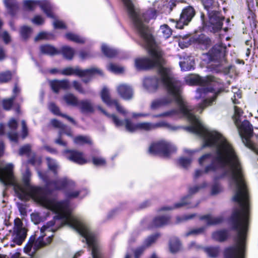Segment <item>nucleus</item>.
I'll return each mask as SVG.
<instances>
[{
    "label": "nucleus",
    "mask_w": 258,
    "mask_h": 258,
    "mask_svg": "<svg viewBox=\"0 0 258 258\" xmlns=\"http://www.w3.org/2000/svg\"><path fill=\"white\" fill-rule=\"evenodd\" d=\"M184 129L202 137L204 146L215 148L214 154H206L199 159V164L206 167L204 171H196L195 178L201 176L203 172L208 173L219 167L228 168L231 183L235 188L233 200L237 203L238 207L234 210L231 217L233 228L237 231L235 244L225 249L224 256L225 258H244L249 204L244 174L239 158L233 146L221 134L210 131L203 124L185 126Z\"/></svg>",
    "instance_id": "obj_1"
},
{
    "label": "nucleus",
    "mask_w": 258,
    "mask_h": 258,
    "mask_svg": "<svg viewBox=\"0 0 258 258\" xmlns=\"http://www.w3.org/2000/svg\"><path fill=\"white\" fill-rule=\"evenodd\" d=\"M4 146L0 142V157L4 154ZM14 165L8 163L0 167V181L4 185H12L18 197L24 201L32 198L34 201L43 207L50 210L56 215L53 220L43 225L40 229V235L36 241L31 238L27 243L26 249L30 251L38 249L49 244L53 235H49L46 240L44 237L46 233L54 232L63 225H68L76 230L83 237V241H85L88 246L91 248L93 258H102L100 246L94 234L89 227L77 217L72 215L67 201L57 202L49 199L45 189L42 187L32 186L30 183V173L27 171L23 177V184L17 182L13 173Z\"/></svg>",
    "instance_id": "obj_2"
},
{
    "label": "nucleus",
    "mask_w": 258,
    "mask_h": 258,
    "mask_svg": "<svg viewBox=\"0 0 258 258\" xmlns=\"http://www.w3.org/2000/svg\"><path fill=\"white\" fill-rule=\"evenodd\" d=\"M126 9L128 15L133 21L135 26L139 33L142 39L141 45L145 47L149 54L150 57L138 58L135 59V65L137 70H144L156 67L158 69L160 79L156 77L147 78L144 81V86L150 92L155 91L159 85L164 84L162 81L161 71L168 70L172 75L170 70L163 67L164 59L163 53L153 40L150 31L145 22L148 20L144 14H141L140 10L135 8L132 0H121Z\"/></svg>",
    "instance_id": "obj_3"
},
{
    "label": "nucleus",
    "mask_w": 258,
    "mask_h": 258,
    "mask_svg": "<svg viewBox=\"0 0 258 258\" xmlns=\"http://www.w3.org/2000/svg\"><path fill=\"white\" fill-rule=\"evenodd\" d=\"M162 81L164 87L168 93L166 98L153 101L151 104V108L156 110L162 106L167 105L172 101H175L178 106L177 109H173L162 113L155 115L154 117H164L172 116L175 115L181 114L187 118L191 123L189 126H200L202 125L199 119L192 112V107L189 106L181 96V84L180 82L173 77L170 72L166 70L161 71Z\"/></svg>",
    "instance_id": "obj_4"
},
{
    "label": "nucleus",
    "mask_w": 258,
    "mask_h": 258,
    "mask_svg": "<svg viewBox=\"0 0 258 258\" xmlns=\"http://www.w3.org/2000/svg\"><path fill=\"white\" fill-rule=\"evenodd\" d=\"M241 114V109L235 106L233 119L238 128L239 135L244 145L258 154V145L251 140V138L253 135L252 125L247 120H244L241 122L240 117Z\"/></svg>",
    "instance_id": "obj_5"
},
{
    "label": "nucleus",
    "mask_w": 258,
    "mask_h": 258,
    "mask_svg": "<svg viewBox=\"0 0 258 258\" xmlns=\"http://www.w3.org/2000/svg\"><path fill=\"white\" fill-rule=\"evenodd\" d=\"M97 108L104 114L109 117H111L116 126L119 127L124 125L126 130L131 133H133L139 130L149 131L163 126L165 124L164 122L155 124L148 122L134 123L128 119H125L123 121L119 119L114 114H109L100 106H97Z\"/></svg>",
    "instance_id": "obj_6"
},
{
    "label": "nucleus",
    "mask_w": 258,
    "mask_h": 258,
    "mask_svg": "<svg viewBox=\"0 0 258 258\" xmlns=\"http://www.w3.org/2000/svg\"><path fill=\"white\" fill-rule=\"evenodd\" d=\"M186 83L189 85H199L202 86L197 90V92L199 94L197 98L202 97L203 94H206L209 92H212L213 89L205 87V86L214 85L216 83H220V80L212 76H208L206 77H201L199 75H190L185 78Z\"/></svg>",
    "instance_id": "obj_7"
},
{
    "label": "nucleus",
    "mask_w": 258,
    "mask_h": 258,
    "mask_svg": "<svg viewBox=\"0 0 258 258\" xmlns=\"http://www.w3.org/2000/svg\"><path fill=\"white\" fill-rule=\"evenodd\" d=\"M208 20H206L204 14H201V18L203 24L209 29H212L213 32L220 30L222 28L224 17L216 9L208 12Z\"/></svg>",
    "instance_id": "obj_8"
},
{
    "label": "nucleus",
    "mask_w": 258,
    "mask_h": 258,
    "mask_svg": "<svg viewBox=\"0 0 258 258\" xmlns=\"http://www.w3.org/2000/svg\"><path fill=\"white\" fill-rule=\"evenodd\" d=\"M61 74L63 75H75L80 77H87L82 80L83 82L87 83L90 81L91 78L96 74H101V72L100 70L96 68H91L88 69L82 70L78 67L75 68L72 67H68L63 69L61 71Z\"/></svg>",
    "instance_id": "obj_9"
},
{
    "label": "nucleus",
    "mask_w": 258,
    "mask_h": 258,
    "mask_svg": "<svg viewBox=\"0 0 258 258\" xmlns=\"http://www.w3.org/2000/svg\"><path fill=\"white\" fill-rule=\"evenodd\" d=\"M176 151V148L173 145L163 140L151 144L149 148V153L150 154H160L164 157L169 156Z\"/></svg>",
    "instance_id": "obj_10"
},
{
    "label": "nucleus",
    "mask_w": 258,
    "mask_h": 258,
    "mask_svg": "<svg viewBox=\"0 0 258 258\" xmlns=\"http://www.w3.org/2000/svg\"><path fill=\"white\" fill-rule=\"evenodd\" d=\"M24 5L26 9L31 11L33 10L36 6L38 5L48 17L52 18H54V15L52 12L53 7L47 0H26L24 1Z\"/></svg>",
    "instance_id": "obj_11"
},
{
    "label": "nucleus",
    "mask_w": 258,
    "mask_h": 258,
    "mask_svg": "<svg viewBox=\"0 0 258 258\" xmlns=\"http://www.w3.org/2000/svg\"><path fill=\"white\" fill-rule=\"evenodd\" d=\"M226 47L219 44L213 46L208 52V55L211 61L219 62V65L223 66L226 62Z\"/></svg>",
    "instance_id": "obj_12"
},
{
    "label": "nucleus",
    "mask_w": 258,
    "mask_h": 258,
    "mask_svg": "<svg viewBox=\"0 0 258 258\" xmlns=\"http://www.w3.org/2000/svg\"><path fill=\"white\" fill-rule=\"evenodd\" d=\"M196 14L194 8L191 6H188L184 8L180 15L178 21H174L171 19V21L176 22V27L179 29H182L184 25H187L191 21Z\"/></svg>",
    "instance_id": "obj_13"
},
{
    "label": "nucleus",
    "mask_w": 258,
    "mask_h": 258,
    "mask_svg": "<svg viewBox=\"0 0 258 258\" xmlns=\"http://www.w3.org/2000/svg\"><path fill=\"white\" fill-rule=\"evenodd\" d=\"M14 237L13 241L18 245H21L27 235V230L23 227V223L19 218L14 221Z\"/></svg>",
    "instance_id": "obj_14"
},
{
    "label": "nucleus",
    "mask_w": 258,
    "mask_h": 258,
    "mask_svg": "<svg viewBox=\"0 0 258 258\" xmlns=\"http://www.w3.org/2000/svg\"><path fill=\"white\" fill-rule=\"evenodd\" d=\"M101 97L102 101L109 106L114 105L117 111L125 115L127 112L121 106L119 105L117 100L110 99L109 90L107 88H104L101 93Z\"/></svg>",
    "instance_id": "obj_15"
},
{
    "label": "nucleus",
    "mask_w": 258,
    "mask_h": 258,
    "mask_svg": "<svg viewBox=\"0 0 258 258\" xmlns=\"http://www.w3.org/2000/svg\"><path fill=\"white\" fill-rule=\"evenodd\" d=\"M77 107L83 114L92 113L95 111V106L89 99L80 100Z\"/></svg>",
    "instance_id": "obj_16"
},
{
    "label": "nucleus",
    "mask_w": 258,
    "mask_h": 258,
    "mask_svg": "<svg viewBox=\"0 0 258 258\" xmlns=\"http://www.w3.org/2000/svg\"><path fill=\"white\" fill-rule=\"evenodd\" d=\"M117 91L120 96L125 100H130L133 98V89L127 84H122L119 85L117 87Z\"/></svg>",
    "instance_id": "obj_17"
},
{
    "label": "nucleus",
    "mask_w": 258,
    "mask_h": 258,
    "mask_svg": "<svg viewBox=\"0 0 258 258\" xmlns=\"http://www.w3.org/2000/svg\"><path fill=\"white\" fill-rule=\"evenodd\" d=\"M68 153L67 157L68 159L79 164H83L87 163V160L84 158L83 153L75 150L67 151Z\"/></svg>",
    "instance_id": "obj_18"
},
{
    "label": "nucleus",
    "mask_w": 258,
    "mask_h": 258,
    "mask_svg": "<svg viewBox=\"0 0 258 258\" xmlns=\"http://www.w3.org/2000/svg\"><path fill=\"white\" fill-rule=\"evenodd\" d=\"M51 89L55 92L57 93L60 89H67L70 87V83L67 80L51 81L50 83Z\"/></svg>",
    "instance_id": "obj_19"
},
{
    "label": "nucleus",
    "mask_w": 258,
    "mask_h": 258,
    "mask_svg": "<svg viewBox=\"0 0 258 258\" xmlns=\"http://www.w3.org/2000/svg\"><path fill=\"white\" fill-rule=\"evenodd\" d=\"M201 220L205 221L208 225H216L221 223L223 220L222 216L213 217L208 214L200 217Z\"/></svg>",
    "instance_id": "obj_20"
},
{
    "label": "nucleus",
    "mask_w": 258,
    "mask_h": 258,
    "mask_svg": "<svg viewBox=\"0 0 258 258\" xmlns=\"http://www.w3.org/2000/svg\"><path fill=\"white\" fill-rule=\"evenodd\" d=\"M50 184L53 185L54 189L59 190L63 189L68 185H72L74 183L67 178H64L52 181Z\"/></svg>",
    "instance_id": "obj_21"
},
{
    "label": "nucleus",
    "mask_w": 258,
    "mask_h": 258,
    "mask_svg": "<svg viewBox=\"0 0 258 258\" xmlns=\"http://www.w3.org/2000/svg\"><path fill=\"white\" fill-rule=\"evenodd\" d=\"M52 125L56 128L59 129V135L61 136L62 134H66L69 136H72V132L70 129L68 128V127L64 124H62L60 121L56 119H53L51 120Z\"/></svg>",
    "instance_id": "obj_22"
},
{
    "label": "nucleus",
    "mask_w": 258,
    "mask_h": 258,
    "mask_svg": "<svg viewBox=\"0 0 258 258\" xmlns=\"http://www.w3.org/2000/svg\"><path fill=\"white\" fill-rule=\"evenodd\" d=\"M190 196L188 195L183 197L180 202L175 203L173 207H164L161 209L162 210H171L175 209L180 208L181 207L187 206L190 204L189 202Z\"/></svg>",
    "instance_id": "obj_23"
},
{
    "label": "nucleus",
    "mask_w": 258,
    "mask_h": 258,
    "mask_svg": "<svg viewBox=\"0 0 258 258\" xmlns=\"http://www.w3.org/2000/svg\"><path fill=\"white\" fill-rule=\"evenodd\" d=\"M170 218L167 216H158L152 222V227H159L169 224Z\"/></svg>",
    "instance_id": "obj_24"
},
{
    "label": "nucleus",
    "mask_w": 258,
    "mask_h": 258,
    "mask_svg": "<svg viewBox=\"0 0 258 258\" xmlns=\"http://www.w3.org/2000/svg\"><path fill=\"white\" fill-rule=\"evenodd\" d=\"M169 247L170 251L175 253L181 250V244L177 238L173 237L169 241Z\"/></svg>",
    "instance_id": "obj_25"
},
{
    "label": "nucleus",
    "mask_w": 258,
    "mask_h": 258,
    "mask_svg": "<svg viewBox=\"0 0 258 258\" xmlns=\"http://www.w3.org/2000/svg\"><path fill=\"white\" fill-rule=\"evenodd\" d=\"M63 99L68 105L76 107H77L80 101L77 97L72 93L65 94L63 97Z\"/></svg>",
    "instance_id": "obj_26"
},
{
    "label": "nucleus",
    "mask_w": 258,
    "mask_h": 258,
    "mask_svg": "<svg viewBox=\"0 0 258 258\" xmlns=\"http://www.w3.org/2000/svg\"><path fill=\"white\" fill-rule=\"evenodd\" d=\"M49 109L54 114H55L56 115H60V116L66 118L69 121L72 122L74 124L76 123L75 121L72 117H71L66 114H61L59 112V109L58 107L57 106H56V105L55 104H54L53 103H50L49 105Z\"/></svg>",
    "instance_id": "obj_27"
},
{
    "label": "nucleus",
    "mask_w": 258,
    "mask_h": 258,
    "mask_svg": "<svg viewBox=\"0 0 258 258\" xmlns=\"http://www.w3.org/2000/svg\"><path fill=\"white\" fill-rule=\"evenodd\" d=\"M204 8L207 12L217 9L219 7V4L215 0H201Z\"/></svg>",
    "instance_id": "obj_28"
},
{
    "label": "nucleus",
    "mask_w": 258,
    "mask_h": 258,
    "mask_svg": "<svg viewBox=\"0 0 258 258\" xmlns=\"http://www.w3.org/2000/svg\"><path fill=\"white\" fill-rule=\"evenodd\" d=\"M4 2L8 9L9 12L14 15L18 9V4L15 0H3Z\"/></svg>",
    "instance_id": "obj_29"
},
{
    "label": "nucleus",
    "mask_w": 258,
    "mask_h": 258,
    "mask_svg": "<svg viewBox=\"0 0 258 258\" xmlns=\"http://www.w3.org/2000/svg\"><path fill=\"white\" fill-rule=\"evenodd\" d=\"M198 43L201 45L202 49H206L211 44L210 39L204 35H201L197 40Z\"/></svg>",
    "instance_id": "obj_30"
},
{
    "label": "nucleus",
    "mask_w": 258,
    "mask_h": 258,
    "mask_svg": "<svg viewBox=\"0 0 258 258\" xmlns=\"http://www.w3.org/2000/svg\"><path fill=\"white\" fill-rule=\"evenodd\" d=\"M42 53L48 55H54L58 53L57 50L52 46L49 45H42L40 47Z\"/></svg>",
    "instance_id": "obj_31"
},
{
    "label": "nucleus",
    "mask_w": 258,
    "mask_h": 258,
    "mask_svg": "<svg viewBox=\"0 0 258 258\" xmlns=\"http://www.w3.org/2000/svg\"><path fill=\"white\" fill-rule=\"evenodd\" d=\"M61 52L63 56L68 59H72L73 57L75 50L73 48L68 46H63L61 48Z\"/></svg>",
    "instance_id": "obj_32"
},
{
    "label": "nucleus",
    "mask_w": 258,
    "mask_h": 258,
    "mask_svg": "<svg viewBox=\"0 0 258 258\" xmlns=\"http://www.w3.org/2000/svg\"><path fill=\"white\" fill-rule=\"evenodd\" d=\"M101 50L104 54L109 57H114L117 54L116 50L110 48L104 44L102 45Z\"/></svg>",
    "instance_id": "obj_33"
},
{
    "label": "nucleus",
    "mask_w": 258,
    "mask_h": 258,
    "mask_svg": "<svg viewBox=\"0 0 258 258\" xmlns=\"http://www.w3.org/2000/svg\"><path fill=\"white\" fill-rule=\"evenodd\" d=\"M218 92L216 93L214 96L211 99H206L204 101V102L200 104L197 108V111H199L200 113H202L203 109L206 108L207 106L210 105L212 104V102L216 99Z\"/></svg>",
    "instance_id": "obj_34"
},
{
    "label": "nucleus",
    "mask_w": 258,
    "mask_h": 258,
    "mask_svg": "<svg viewBox=\"0 0 258 258\" xmlns=\"http://www.w3.org/2000/svg\"><path fill=\"white\" fill-rule=\"evenodd\" d=\"M228 236V232L226 230H220L213 233V238L218 241H222L225 240Z\"/></svg>",
    "instance_id": "obj_35"
},
{
    "label": "nucleus",
    "mask_w": 258,
    "mask_h": 258,
    "mask_svg": "<svg viewBox=\"0 0 258 258\" xmlns=\"http://www.w3.org/2000/svg\"><path fill=\"white\" fill-rule=\"evenodd\" d=\"M66 37L72 41L77 43H83L85 42V39L80 36L73 33H68L66 34Z\"/></svg>",
    "instance_id": "obj_36"
},
{
    "label": "nucleus",
    "mask_w": 258,
    "mask_h": 258,
    "mask_svg": "<svg viewBox=\"0 0 258 258\" xmlns=\"http://www.w3.org/2000/svg\"><path fill=\"white\" fill-rule=\"evenodd\" d=\"M12 74L10 71L0 73V83H6L12 79Z\"/></svg>",
    "instance_id": "obj_37"
},
{
    "label": "nucleus",
    "mask_w": 258,
    "mask_h": 258,
    "mask_svg": "<svg viewBox=\"0 0 258 258\" xmlns=\"http://www.w3.org/2000/svg\"><path fill=\"white\" fill-rule=\"evenodd\" d=\"M32 29L27 26H23L20 29V33L21 37L24 39H27L32 33Z\"/></svg>",
    "instance_id": "obj_38"
},
{
    "label": "nucleus",
    "mask_w": 258,
    "mask_h": 258,
    "mask_svg": "<svg viewBox=\"0 0 258 258\" xmlns=\"http://www.w3.org/2000/svg\"><path fill=\"white\" fill-rule=\"evenodd\" d=\"M74 142L79 145L91 143V141L88 137L82 136H79L74 138Z\"/></svg>",
    "instance_id": "obj_39"
},
{
    "label": "nucleus",
    "mask_w": 258,
    "mask_h": 258,
    "mask_svg": "<svg viewBox=\"0 0 258 258\" xmlns=\"http://www.w3.org/2000/svg\"><path fill=\"white\" fill-rule=\"evenodd\" d=\"M107 69L115 74L121 73L124 71V68L117 64L110 63L107 66Z\"/></svg>",
    "instance_id": "obj_40"
},
{
    "label": "nucleus",
    "mask_w": 258,
    "mask_h": 258,
    "mask_svg": "<svg viewBox=\"0 0 258 258\" xmlns=\"http://www.w3.org/2000/svg\"><path fill=\"white\" fill-rule=\"evenodd\" d=\"M159 237V234H155L148 237L144 241V245L147 248L151 246L155 242L156 240Z\"/></svg>",
    "instance_id": "obj_41"
},
{
    "label": "nucleus",
    "mask_w": 258,
    "mask_h": 258,
    "mask_svg": "<svg viewBox=\"0 0 258 258\" xmlns=\"http://www.w3.org/2000/svg\"><path fill=\"white\" fill-rule=\"evenodd\" d=\"M46 160L49 169L51 170L54 174H56L57 173V170L58 168V165L56 161L49 157L46 158Z\"/></svg>",
    "instance_id": "obj_42"
},
{
    "label": "nucleus",
    "mask_w": 258,
    "mask_h": 258,
    "mask_svg": "<svg viewBox=\"0 0 258 258\" xmlns=\"http://www.w3.org/2000/svg\"><path fill=\"white\" fill-rule=\"evenodd\" d=\"M15 98L16 95H13L11 98L3 100V107L5 110H9L11 108Z\"/></svg>",
    "instance_id": "obj_43"
},
{
    "label": "nucleus",
    "mask_w": 258,
    "mask_h": 258,
    "mask_svg": "<svg viewBox=\"0 0 258 258\" xmlns=\"http://www.w3.org/2000/svg\"><path fill=\"white\" fill-rule=\"evenodd\" d=\"M160 31L165 38H169L171 34L172 31L167 25H163L160 27Z\"/></svg>",
    "instance_id": "obj_44"
},
{
    "label": "nucleus",
    "mask_w": 258,
    "mask_h": 258,
    "mask_svg": "<svg viewBox=\"0 0 258 258\" xmlns=\"http://www.w3.org/2000/svg\"><path fill=\"white\" fill-rule=\"evenodd\" d=\"M205 229V228L200 227L198 228L192 229L189 230L188 231L185 233V236L186 237L190 236V235H198L201 233H202Z\"/></svg>",
    "instance_id": "obj_45"
},
{
    "label": "nucleus",
    "mask_w": 258,
    "mask_h": 258,
    "mask_svg": "<svg viewBox=\"0 0 258 258\" xmlns=\"http://www.w3.org/2000/svg\"><path fill=\"white\" fill-rule=\"evenodd\" d=\"M205 251L208 255L211 257L215 258L219 254V250L218 247H208L205 249Z\"/></svg>",
    "instance_id": "obj_46"
},
{
    "label": "nucleus",
    "mask_w": 258,
    "mask_h": 258,
    "mask_svg": "<svg viewBox=\"0 0 258 258\" xmlns=\"http://www.w3.org/2000/svg\"><path fill=\"white\" fill-rule=\"evenodd\" d=\"M31 149L30 145H25L20 148L19 153L20 155H26L29 156L31 153Z\"/></svg>",
    "instance_id": "obj_47"
},
{
    "label": "nucleus",
    "mask_w": 258,
    "mask_h": 258,
    "mask_svg": "<svg viewBox=\"0 0 258 258\" xmlns=\"http://www.w3.org/2000/svg\"><path fill=\"white\" fill-rule=\"evenodd\" d=\"M189 60L190 62L189 64L188 63H186L185 61L180 62L179 64L182 70L188 71L191 70L193 68L194 62L191 60ZM187 62H188V61H187Z\"/></svg>",
    "instance_id": "obj_48"
},
{
    "label": "nucleus",
    "mask_w": 258,
    "mask_h": 258,
    "mask_svg": "<svg viewBox=\"0 0 258 258\" xmlns=\"http://www.w3.org/2000/svg\"><path fill=\"white\" fill-rule=\"evenodd\" d=\"M196 215H197L196 214H188V215H183L181 217H177L176 218L177 222L180 223V222H184V221H187L189 220H191V219H193L194 217H195L196 216Z\"/></svg>",
    "instance_id": "obj_49"
},
{
    "label": "nucleus",
    "mask_w": 258,
    "mask_h": 258,
    "mask_svg": "<svg viewBox=\"0 0 258 258\" xmlns=\"http://www.w3.org/2000/svg\"><path fill=\"white\" fill-rule=\"evenodd\" d=\"M191 162V158H186L182 157L178 160V163L183 168H187L190 164Z\"/></svg>",
    "instance_id": "obj_50"
},
{
    "label": "nucleus",
    "mask_w": 258,
    "mask_h": 258,
    "mask_svg": "<svg viewBox=\"0 0 258 258\" xmlns=\"http://www.w3.org/2000/svg\"><path fill=\"white\" fill-rule=\"evenodd\" d=\"M92 162L96 166L104 165L106 163L105 159L101 157H93Z\"/></svg>",
    "instance_id": "obj_51"
},
{
    "label": "nucleus",
    "mask_w": 258,
    "mask_h": 258,
    "mask_svg": "<svg viewBox=\"0 0 258 258\" xmlns=\"http://www.w3.org/2000/svg\"><path fill=\"white\" fill-rule=\"evenodd\" d=\"M50 35L46 32H40L39 33L35 38V41H38L43 39H49L50 38Z\"/></svg>",
    "instance_id": "obj_52"
},
{
    "label": "nucleus",
    "mask_w": 258,
    "mask_h": 258,
    "mask_svg": "<svg viewBox=\"0 0 258 258\" xmlns=\"http://www.w3.org/2000/svg\"><path fill=\"white\" fill-rule=\"evenodd\" d=\"M73 86L74 88L81 94H85L86 92L82 88L81 84L78 82L75 81L73 82Z\"/></svg>",
    "instance_id": "obj_53"
},
{
    "label": "nucleus",
    "mask_w": 258,
    "mask_h": 258,
    "mask_svg": "<svg viewBox=\"0 0 258 258\" xmlns=\"http://www.w3.org/2000/svg\"><path fill=\"white\" fill-rule=\"evenodd\" d=\"M79 56L80 58L83 60L89 58L92 56L90 52L85 50L80 51L79 53Z\"/></svg>",
    "instance_id": "obj_54"
},
{
    "label": "nucleus",
    "mask_w": 258,
    "mask_h": 258,
    "mask_svg": "<svg viewBox=\"0 0 258 258\" xmlns=\"http://www.w3.org/2000/svg\"><path fill=\"white\" fill-rule=\"evenodd\" d=\"M222 190V188L219 184H214L212 187L211 194L212 195H216Z\"/></svg>",
    "instance_id": "obj_55"
},
{
    "label": "nucleus",
    "mask_w": 258,
    "mask_h": 258,
    "mask_svg": "<svg viewBox=\"0 0 258 258\" xmlns=\"http://www.w3.org/2000/svg\"><path fill=\"white\" fill-rule=\"evenodd\" d=\"M9 139L13 142H17L18 141V135L15 131H12L8 134Z\"/></svg>",
    "instance_id": "obj_56"
},
{
    "label": "nucleus",
    "mask_w": 258,
    "mask_h": 258,
    "mask_svg": "<svg viewBox=\"0 0 258 258\" xmlns=\"http://www.w3.org/2000/svg\"><path fill=\"white\" fill-rule=\"evenodd\" d=\"M32 22L36 25H41L44 23V19L41 16H36L32 20Z\"/></svg>",
    "instance_id": "obj_57"
},
{
    "label": "nucleus",
    "mask_w": 258,
    "mask_h": 258,
    "mask_svg": "<svg viewBox=\"0 0 258 258\" xmlns=\"http://www.w3.org/2000/svg\"><path fill=\"white\" fill-rule=\"evenodd\" d=\"M22 138H25L28 135V128L25 120L22 121Z\"/></svg>",
    "instance_id": "obj_58"
},
{
    "label": "nucleus",
    "mask_w": 258,
    "mask_h": 258,
    "mask_svg": "<svg viewBox=\"0 0 258 258\" xmlns=\"http://www.w3.org/2000/svg\"><path fill=\"white\" fill-rule=\"evenodd\" d=\"M146 248V247L143 245L141 247L137 248L135 251V258H139V256L143 253Z\"/></svg>",
    "instance_id": "obj_59"
},
{
    "label": "nucleus",
    "mask_w": 258,
    "mask_h": 258,
    "mask_svg": "<svg viewBox=\"0 0 258 258\" xmlns=\"http://www.w3.org/2000/svg\"><path fill=\"white\" fill-rule=\"evenodd\" d=\"M2 37L3 39L4 42L6 44H8L9 42H10V41L11 40V36H10V35L8 33V32L4 31L2 34Z\"/></svg>",
    "instance_id": "obj_60"
},
{
    "label": "nucleus",
    "mask_w": 258,
    "mask_h": 258,
    "mask_svg": "<svg viewBox=\"0 0 258 258\" xmlns=\"http://www.w3.org/2000/svg\"><path fill=\"white\" fill-rule=\"evenodd\" d=\"M53 26L55 28H65L66 26L63 22L59 20H55L53 22Z\"/></svg>",
    "instance_id": "obj_61"
},
{
    "label": "nucleus",
    "mask_w": 258,
    "mask_h": 258,
    "mask_svg": "<svg viewBox=\"0 0 258 258\" xmlns=\"http://www.w3.org/2000/svg\"><path fill=\"white\" fill-rule=\"evenodd\" d=\"M8 125L10 129L15 130L17 127V122L15 119L12 118L9 121Z\"/></svg>",
    "instance_id": "obj_62"
},
{
    "label": "nucleus",
    "mask_w": 258,
    "mask_h": 258,
    "mask_svg": "<svg viewBox=\"0 0 258 258\" xmlns=\"http://www.w3.org/2000/svg\"><path fill=\"white\" fill-rule=\"evenodd\" d=\"M80 191H74L73 192H67L66 195V196L69 198H74L78 197L79 195Z\"/></svg>",
    "instance_id": "obj_63"
},
{
    "label": "nucleus",
    "mask_w": 258,
    "mask_h": 258,
    "mask_svg": "<svg viewBox=\"0 0 258 258\" xmlns=\"http://www.w3.org/2000/svg\"><path fill=\"white\" fill-rule=\"evenodd\" d=\"M188 247L190 249L198 250L202 248L201 246L196 243L195 242H191L188 245Z\"/></svg>",
    "instance_id": "obj_64"
}]
</instances>
